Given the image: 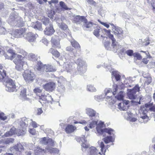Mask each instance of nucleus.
<instances>
[{"label": "nucleus", "instance_id": "15", "mask_svg": "<svg viewBox=\"0 0 155 155\" xmlns=\"http://www.w3.org/2000/svg\"><path fill=\"white\" fill-rule=\"evenodd\" d=\"M55 86V84L53 82H50L43 85V88L49 92H52L54 90Z\"/></svg>", "mask_w": 155, "mask_h": 155}, {"label": "nucleus", "instance_id": "42", "mask_svg": "<svg viewBox=\"0 0 155 155\" xmlns=\"http://www.w3.org/2000/svg\"><path fill=\"white\" fill-rule=\"evenodd\" d=\"M101 30L100 27L98 26L94 30L93 33L94 35L97 37H99V34L100 32V31Z\"/></svg>", "mask_w": 155, "mask_h": 155}, {"label": "nucleus", "instance_id": "60", "mask_svg": "<svg viewBox=\"0 0 155 155\" xmlns=\"http://www.w3.org/2000/svg\"><path fill=\"white\" fill-rule=\"evenodd\" d=\"M42 90L39 87H36L34 89V91L36 93H40L41 92Z\"/></svg>", "mask_w": 155, "mask_h": 155}, {"label": "nucleus", "instance_id": "16", "mask_svg": "<svg viewBox=\"0 0 155 155\" xmlns=\"http://www.w3.org/2000/svg\"><path fill=\"white\" fill-rule=\"evenodd\" d=\"M20 17L18 16V14L15 12H13L11 13L9 18V21L10 22L17 21L18 23L21 21Z\"/></svg>", "mask_w": 155, "mask_h": 155}, {"label": "nucleus", "instance_id": "24", "mask_svg": "<svg viewBox=\"0 0 155 155\" xmlns=\"http://www.w3.org/2000/svg\"><path fill=\"white\" fill-rule=\"evenodd\" d=\"M76 129V127L71 125H68L65 128V131L67 133L70 134L73 132Z\"/></svg>", "mask_w": 155, "mask_h": 155}, {"label": "nucleus", "instance_id": "3", "mask_svg": "<svg viewBox=\"0 0 155 155\" xmlns=\"http://www.w3.org/2000/svg\"><path fill=\"white\" fill-rule=\"evenodd\" d=\"M28 120L25 117L18 119V122L22 129H19L16 130V134L18 135H23L25 133L26 130L28 125Z\"/></svg>", "mask_w": 155, "mask_h": 155}, {"label": "nucleus", "instance_id": "63", "mask_svg": "<svg viewBox=\"0 0 155 155\" xmlns=\"http://www.w3.org/2000/svg\"><path fill=\"white\" fill-rule=\"evenodd\" d=\"M37 81L40 85H41L45 82V81L43 79L38 78L37 80Z\"/></svg>", "mask_w": 155, "mask_h": 155}, {"label": "nucleus", "instance_id": "47", "mask_svg": "<svg viewBox=\"0 0 155 155\" xmlns=\"http://www.w3.org/2000/svg\"><path fill=\"white\" fill-rule=\"evenodd\" d=\"M117 108L120 110H125L126 109V107L124 105V103H119L117 105Z\"/></svg>", "mask_w": 155, "mask_h": 155}, {"label": "nucleus", "instance_id": "13", "mask_svg": "<svg viewBox=\"0 0 155 155\" xmlns=\"http://www.w3.org/2000/svg\"><path fill=\"white\" fill-rule=\"evenodd\" d=\"M86 112L90 117L91 120H93L95 119V118L99 117L98 116V114H97L96 111L91 108H86Z\"/></svg>", "mask_w": 155, "mask_h": 155}, {"label": "nucleus", "instance_id": "20", "mask_svg": "<svg viewBox=\"0 0 155 155\" xmlns=\"http://www.w3.org/2000/svg\"><path fill=\"white\" fill-rule=\"evenodd\" d=\"M46 149H42L39 147H35L34 150L35 155H43V153H46Z\"/></svg>", "mask_w": 155, "mask_h": 155}, {"label": "nucleus", "instance_id": "37", "mask_svg": "<svg viewBox=\"0 0 155 155\" xmlns=\"http://www.w3.org/2000/svg\"><path fill=\"white\" fill-rule=\"evenodd\" d=\"M112 95H107L106 96V100L109 102L110 104H114V100L112 99Z\"/></svg>", "mask_w": 155, "mask_h": 155}, {"label": "nucleus", "instance_id": "10", "mask_svg": "<svg viewBox=\"0 0 155 155\" xmlns=\"http://www.w3.org/2000/svg\"><path fill=\"white\" fill-rule=\"evenodd\" d=\"M71 18L73 22L77 24H80L82 23L83 24L86 21V19L85 17L74 15H72Z\"/></svg>", "mask_w": 155, "mask_h": 155}, {"label": "nucleus", "instance_id": "6", "mask_svg": "<svg viewBox=\"0 0 155 155\" xmlns=\"http://www.w3.org/2000/svg\"><path fill=\"white\" fill-rule=\"evenodd\" d=\"M26 31V29L25 28H20L19 29H16L15 31L12 32L13 35L10 33L8 34V36L10 38H14L12 36L13 35L14 36L13 37L15 38H18L24 37L25 38Z\"/></svg>", "mask_w": 155, "mask_h": 155}, {"label": "nucleus", "instance_id": "27", "mask_svg": "<svg viewBox=\"0 0 155 155\" xmlns=\"http://www.w3.org/2000/svg\"><path fill=\"white\" fill-rule=\"evenodd\" d=\"M3 66L0 64V82L2 81L6 75L5 71L3 69Z\"/></svg>", "mask_w": 155, "mask_h": 155}, {"label": "nucleus", "instance_id": "44", "mask_svg": "<svg viewBox=\"0 0 155 155\" xmlns=\"http://www.w3.org/2000/svg\"><path fill=\"white\" fill-rule=\"evenodd\" d=\"M51 42L54 44V45H55V46L57 48H60V46L59 41H57L56 40H55V39L53 38V37L51 39Z\"/></svg>", "mask_w": 155, "mask_h": 155}, {"label": "nucleus", "instance_id": "17", "mask_svg": "<svg viewBox=\"0 0 155 155\" xmlns=\"http://www.w3.org/2000/svg\"><path fill=\"white\" fill-rule=\"evenodd\" d=\"M89 155H102L99 150L94 147H91L89 148Z\"/></svg>", "mask_w": 155, "mask_h": 155}, {"label": "nucleus", "instance_id": "31", "mask_svg": "<svg viewBox=\"0 0 155 155\" xmlns=\"http://www.w3.org/2000/svg\"><path fill=\"white\" fill-rule=\"evenodd\" d=\"M46 151L50 153H58L59 150L57 148H52L51 147L47 146L45 148Z\"/></svg>", "mask_w": 155, "mask_h": 155}, {"label": "nucleus", "instance_id": "55", "mask_svg": "<svg viewBox=\"0 0 155 155\" xmlns=\"http://www.w3.org/2000/svg\"><path fill=\"white\" fill-rule=\"evenodd\" d=\"M48 146L51 147H54V142L53 140L50 138L48 139L47 143Z\"/></svg>", "mask_w": 155, "mask_h": 155}, {"label": "nucleus", "instance_id": "39", "mask_svg": "<svg viewBox=\"0 0 155 155\" xmlns=\"http://www.w3.org/2000/svg\"><path fill=\"white\" fill-rule=\"evenodd\" d=\"M8 52L10 53L11 54H12V55L10 56V59L11 60H12L13 59L16 57V56H17L18 54H17L15 53V51L13 50L12 49H9L8 50Z\"/></svg>", "mask_w": 155, "mask_h": 155}, {"label": "nucleus", "instance_id": "50", "mask_svg": "<svg viewBox=\"0 0 155 155\" xmlns=\"http://www.w3.org/2000/svg\"><path fill=\"white\" fill-rule=\"evenodd\" d=\"M53 99L51 95H50L49 94L46 95V103H51V101Z\"/></svg>", "mask_w": 155, "mask_h": 155}, {"label": "nucleus", "instance_id": "54", "mask_svg": "<svg viewBox=\"0 0 155 155\" xmlns=\"http://www.w3.org/2000/svg\"><path fill=\"white\" fill-rule=\"evenodd\" d=\"M104 45L106 48L109 50L112 49L110 47V43L108 41H106L104 43Z\"/></svg>", "mask_w": 155, "mask_h": 155}, {"label": "nucleus", "instance_id": "21", "mask_svg": "<svg viewBox=\"0 0 155 155\" xmlns=\"http://www.w3.org/2000/svg\"><path fill=\"white\" fill-rule=\"evenodd\" d=\"M6 86V90L8 92H16L17 91L18 87L16 86L15 84H14V85H10V84H8V85Z\"/></svg>", "mask_w": 155, "mask_h": 155}, {"label": "nucleus", "instance_id": "33", "mask_svg": "<svg viewBox=\"0 0 155 155\" xmlns=\"http://www.w3.org/2000/svg\"><path fill=\"white\" fill-rule=\"evenodd\" d=\"M70 42L71 45L73 47L78 50H80V46L77 41L74 39H72L71 41Z\"/></svg>", "mask_w": 155, "mask_h": 155}, {"label": "nucleus", "instance_id": "30", "mask_svg": "<svg viewBox=\"0 0 155 155\" xmlns=\"http://www.w3.org/2000/svg\"><path fill=\"white\" fill-rule=\"evenodd\" d=\"M38 56L37 55H36L35 54L32 53L29 54L28 56V59L31 61H37L38 59Z\"/></svg>", "mask_w": 155, "mask_h": 155}, {"label": "nucleus", "instance_id": "58", "mask_svg": "<svg viewBox=\"0 0 155 155\" xmlns=\"http://www.w3.org/2000/svg\"><path fill=\"white\" fill-rule=\"evenodd\" d=\"M101 31H102L103 34L104 36H106L105 35L106 33H107V34H109L110 33V31L107 30L105 28L103 29H101Z\"/></svg>", "mask_w": 155, "mask_h": 155}, {"label": "nucleus", "instance_id": "56", "mask_svg": "<svg viewBox=\"0 0 155 155\" xmlns=\"http://www.w3.org/2000/svg\"><path fill=\"white\" fill-rule=\"evenodd\" d=\"M49 19L48 18H45L44 19H43L42 21L43 24L46 26L48 25V24H49L50 25V24H51V23H49Z\"/></svg>", "mask_w": 155, "mask_h": 155}, {"label": "nucleus", "instance_id": "2", "mask_svg": "<svg viewBox=\"0 0 155 155\" xmlns=\"http://www.w3.org/2000/svg\"><path fill=\"white\" fill-rule=\"evenodd\" d=\"M91 122L89 124V127L90 128L94 127L97 125L96 130L97 133L98 135H102L103 136H105V133H108L109 135H114L115 132L112 129L110 128H104V123L100 121L98 123L97 121H94Z\"/></svg>", "mask_w": 155, "mask_h": 155}, {"label": "nucleus", "instance_id": "36", "mask_svg": "<svg viewBox=\"0 0 155 155\" xmlns=\"http://www.w3.org/2000/svg\"><path fill=\"white\" fill-rule=\"evenodd\" d=\"M49 139L46 137L41 138L39 140V143L41 144L46 145L47 144Z\"/></svg>", "mask_w": 155, "mask_h": 155}, {"label": "nucleus", "instance_id": "38", "mask_svg": "<svg viewBox=\"0 0 155 155\" xmlns=\"http://www.w3.org/2000/svg\"><path fill=\"white\" fill-rule=\"evenodd\" d=\"M59 5L60 6L61 8V10L63 9V10H68L69 9H70V8L68 7L65 3L62 1H61L60 2Z\"/></svg>", "mask_w": 155, "mask_h": 155}, {"label": "nucleus", "instance_id": "49", "mask_svg": "<svg viewBox=\"0 0 155 155\" xmlns=\"http://www.w3.org/2000/svg\"><path fill=\"white\" fill-rule=\"evenodd\" d=\"M18 52L22 54L24 57L27 56V52L22 49H18Z\"/></svg>", "mask_w": 155, "mask_h": 155}, {"label": "nucleus", "instance_id": "7", "mask_svg": "<svg viewBox=\"0 0 155 155\" xmlns=\"http://www.w3.org/2000/svg\"><path fill=\"white\" fill-rule=\"evenodd\" d=\"M140 116L139 118V122L142 123H146L150 120L147 115V110L143 107L140 111Z\"/></svg>", "mask_w": 155, "mask_h": 155}, {"label": "nucleus", "instance_id": "14", "mask_svg": "<svg viewBox=\"0 0 155 155\" xmlns=\"http://www.w3.org/2000/svg\"><path fill=\"white\" fill-rule=\"evenodd\" d=\"M36 36H38V35L35 34L32 32H29L26 34L25 38L32 44L35 42Z\"/></svg>", "mask_w": 155, "mask_h": 155}, {"label": "nucleus", "instance_id": "40", "mask_svg": "<svg viewBox=\"0 0 155 155\" xmlns=\"http://www.w3.org/2000/svg\"><path fill=\"white\" fill-rule=\"evenodd\" d=\"M87 91L91 92H95L96 90L94 86L91 84L87 85Z\"/></svg>", "mask_w": 155, "mask_h": 155}, {"label": "nucleus", "instance_id": "8", "mask_svg": "<svg viewBox=\"0 0 155 155\" xmlns=\"http://www.w3.org/2000/svg\"><path fill=\"white\" fill-rule=\"evenodd\" d=\"M140 87L138 85H136L132 89H128L127 95L130 99H134L137 97L136 93L140 91Z\"/></svg>", "mask_w": 155, "mask_h": 155}, {"label": "nucleus", "instance_id": "46", "mask_svg": "<svg viewBox=\"0 0 155 155\" xmlns=\"http://www.w3.org/2000/svg\"><path fill=\"white\" fill-rule=\"evenodd\" d=\"M144 80V85H148L152 81V79L151 77L149 76L147 78Z\"/></svg>", "mask_w": 155, "mask_h": 155}, {"label": "nucleus", "instance_id": "4", "mask_svg": "<svg viewBox=\"0 0 155 155\" xmlns=\"http://www.w3.org/2000/svg\"><path fill=\"white\" fill-rule=\"evenodd\" d=\"M24 57L21 55H18L13 61L16 65L15 68L18 71H22L24 70V67L27 65V62L23 60Z\"/></svg>", "mask_w": 155, "mask_h": 155}, {"label": "nucleus", "instance_id": "53", "mask_svg": "<svg viewBox=\"0 0 155 155\" xmlns=\"http://www.w3.org/2000/svg\"><path fill=\"white\" fill-rule=\"evenodd\" d=\"M117 99L119 100H123V92L122 91H120V92L118 95L115 96Z\"/></svg>", "mask_w": 155, "mask_h": 155}, {"label": "nucleus", "instance_id": "59", "mask_svg": "<svg viewBox=\"0 0 155 155\" xmlns=\"http://www.w3.org/2000/svg\"><path fill=\"white\" fill-rule=\"evenodd\" d=\"M125 52L129 56H131L132 55L133 56V54L134 53H133V51L131 50H127Z\"/></svg>", "mask_w": 155, "mask_h": 155}, {"label": "nucleus", "instance_id": "18", "mask_svg": "<svg viewBox=\"0 0 155 155\" xmlns=\"http://www.w3.org/2000/svg\"><path fill=\"white\" fill-rule=\"evenodd\" d=\"M54 31H55L53 28L52 25L50 24L49 27H47L45 28L44 32L45 34L46 35H52Z\"/></svg>", "mask_w": 155, "mask_h": 155}, {"label": "nucleus", "instance_id": "62", "mask_svg": "<svg viewBox=\"0 0 155 155\" xmlns=\"http://www.w3.org/2000/svg\"><path fill=\"white\" fill-rule=\"evenodd\" d=\"M0 118L1 120H4L7 119V117L4 114H0Z\"/></svg>", "mask_w": 155, "mask_h": 155}, {"label": "nucleus", "instance_id": "35", "mask_svg": "<svg viewBox=\"0 0 155 155\" xmlns=\"http://www.w3.org/2000/svg\"><path fill=\"white\" fill-rule=\"evenodd\" d=\"M49 52L57 57H58L60 55L58 51L54 50L52 48L50 49Z\"/></svg>", "mask_w": 155, "mask_h": 155}, {"label": "nucleus", "instance_id": "26", "mask_svg": "<svg viewBox=\"0 0 155 155\" xmlns=\"http://www.w3.org/2000/svg\"><path fill=\"white\" fill-rule=\"evenodd\" d=\"M31 25L32 27L35 29H37L40 31H42L43 30L41 24L39 21H37L35 23H32Z\"/></svg>", "mask_w": 155, "mask_h": 155}, {"label": "nucleus", "instance_id": "45", "mask_svg": "<svg viewBox=\"0 0 155 155\" xmlns=\"http://www.w3.org/2000/svg\"><path fill=\"white\" fill-rule=\"evenodd\" d=\"M84 27L87 28H91L93 26V24L91 22H87V20L85 23H84L83 24Z\"/></svg>", "mask_w": 155, "mask_h": 155}, {"label": "nucleus", "instance_id": "9", "mask_svg": "<svg viewBox=\"0 0 155 155\" xmlns=\"http://www.w3.org/2000/svg\"><path fill=\"white\" fill-rule=\"evenodd\" d=\"M23 76L26 81H32L35 78V74L29 70L25 71Z\"/></svg>", "mask_w": 155, "mask_h": 155}, {"label": "nucleus", "instance_id": "5", "mask_svg": "<svg viewBox=\"0 0 155 155\" xmlns=\"http://www.w3.org/2000/svg\"><path fill=\"white\" fill-rule=\"evenodd\" d=\"M35 69L41 72H50L55 71L56 70L50 65H43L41 62L38 61L35 67Z\"/></svg>", "mask_w": 155, "mask_h": 155}, {"label": "nucleus", "instance_id": "43", "mask_svg": "<svg viewBox=\"0 0 155 155\" xmlns=\"http://www.w3.org/2000/svg\"><path fill=\"white\" fill-rule=\"evenodd\" d=\"M27 119L28 120V122H29L30 124V125H31L33 128H36L39 126V125L37 124L35 122L33 121L31 119L28 118Z\"/></svg>", "mask_w": 155, "mask_h": 155}, {"label": "nucleus", "instance_id": "51", "mask_svg": "<svg viewBox=\"0 0 155 155\" xmlns=\"http://www.w3.org/2000/svg\"><path fill=\"white\" fill-rule=\"evenodd\" d=\"M134 57L137 60H140L142 59V57L141 55L137 52L134 53L133 54Z\"/></svg>", "mask_w": 155, "mask_h": 155}, {"label": "nucleus", "instance_id": "29", "mask_svg": "<svg viewBox=\"0 0 155 155\" xmlns=\"http://www.w3.org/2000/svg\"><path fill=\"white\" fill-rule=\"evenodd\" d=\"M26 89L24 88L21 89L20 93V96L23 100H28V99L26 97Z\"/></svg>", "mask_w": 155, "mask_h": 155}, {"label": "nucleus", "instance_id": "22", "mask_svg": "<svg viewBox=\"0 0 155 155\" xmlns=\"http://www.w3.org/2000/svg\"><path fill=\"white\" fill-rule=\"evenodd\" d=\"M145 108L147 110H149L151 111L155 112V106L153 103L149 102L145 104Z\"/></svg>", "mask_w": 155, "mask_h": 155}, {"label": "nucleus", "instance_id": "48", "mask_svg": "<svg viewBox=\"0 0 155 155\" xmlns=\"http://www.w3.org/2000/svg\"><path fill=\"white\" fill-rule=\"evenodd\" d=\"M58 26L60 28L64 30H66L67 28V25L63 23H58Z\"/></svg>", "mask_w": 155, "mask_h": 155}, {"label": "nucleus", "instance_id": "32", "mask_svg": "<svg viewBox=\"0 0 155 155\" xmlns=\"http://www.w3.org/2000/svg\"><path fill=\"white\" fill-rule=\"evenodd\" d=\"M14 141V140L11 138H8L2 140H0V143H3L5 144H8L10 143H13Z\"/></svg>", "mask_w": 155, "mask_h": 155}, {"label": "nucleus", "instance_id": "28", "mask_svg": "<svg viewBox=\"0 0 155 155\" xmlns=\"http://www.w3.org/2000/svg\"><path fill=\"white\" fill-rule=\"evenodd\" d=\"M15 134H16V130L15 127H13L9 131L6 133L5 135V137H9Z\"/></svg>", "mask_w": 155, "mask_h": 155}, {"label": "nucleus", "instance_id": "41", "mask_svg": "<svg viewBox=\"0 0 155 155\" xmlns=\"http://www.w3.org/2000/svg\"><path fill=\"white\" fill-rule=\"evenodd\" d=\"M39 102L41 104L46 103V95H42L39 96Z\"/></svg>", "mask_w": 155, "mask_h": 155}, {"label": "nucleus", "instance_id": "11", "mask_svg": "<svg viewBox=\"0 0 155 155\" xmlns=\"http://www.w3.org/2000/svg\"><path fill=\"white\" fill-rule=\"evenodd\" d=\"M119 88V87H118V86L115 83H114L113 85L112 92L111 90L109 89H106L105 90L104 92L106 96L110 95H114L116 94V92L118 91V89Z\"/></svg>", "mask_w": 155, "mask_h": 155}, {"label": "nucleus", "instance_id": "1", "mask_svg": "<svg viewBox=\"0 0 155 155\" xmlns=\"http://www.w3.org/2000/svg\"><path fill=\"white\" fill-rule=\"evenodd\" d=\"M64 62L63 64V68L64 70L67 72L73 74H80L82 75L86 70L87 65L86 63L81 59H78L76 61L78 65L77 71H75V64L70 60H68Z\"/></svg>", "mask_w": 155, "mask_h": 155}, {"label": "nucleus", "instance_id": "25", "mask_svg": "<svg viewBox=\"0 0 155 155\" xmlns=\"http://www.w3.org/2000/svg\"><path fill=\"white\" fill-rule=\"evenodd\" d=\"M115 35L118 37H120L123 33V31L120 28L117 27L114 30Z\"/></svg>", "mask_w": 155, "mask_h": 155}, {"label": "nucleus", "instance_id": "19", "mask_svg": "<svg viewBox=\"0 0 155 155\" xmlns=\"http://www.w3.org/2000/svg\"><path fill=\"white\" fill-rule=\"evenodd\" d=\"M133 114L130 112H126L124 114V117L127 120L134 122L137 120V119L132 117Z\"/></svg>", "mask_w": 155, "mask_h": 155}, {"label": "nucleus", "instance_id": "34", "mask_svg": "<svg viewBox=\"0 0 155 155\" xmlns=\"http://www.w3.org/2000/svg\"><path fill=\"white\" fill-rule=\"evenodd\" d=\"M114 139L111 136H108L103 139L104 141L106 143H108L110 142L114 141Z\"/></svg>", "mask_w": 155, "mask_h": 155}, {"label": "nucleus", "instance_id": "52", "mask_svg": "<svg viewBox=\"0 0 155 155\" xmlns=\"http://www.w3.org/2000/svg\"><path fill=\"white\" fill-rule=\"evenodd\" d=\"M6 86H7L8 84H10V85L15 84L14 81L12 79L9 78H8L6 80Z\"/></svg>", "mask_w": 155, "mask_h": 155}, {"label": "nucleus", "instance_id": "64", "mask_svg": "<svg viewBox=\"0 0 155 155\" xmlns=\"http://www.w3.org/2000/svg\"><path fill=\"white\" fill-rule=\"evenodd\" d=\"M54 15V12L52 10L50 11L48 13V17L52 18Z\"/></svg>", "mask_w": 155, "mask_h": 155}, {"label": "nucleus", "instance_id": "61", "mask_svg": "<svg viewBox=\"0 0 155 155\" xmlns=\"http://www.w3.org/2000/svg\"><path fill=\"white\" fill-rule=\"evenodd\" d=\"M94 98L95 100L98 101H101L103 99L101 95L95 96L94 97Z\"/></svg>", "mask_w": 155, "mask_h": 155}, {"label": "nucleus", "instance_id": "23", "mask_svg": "<svg viewBox=\"0 0 155 155\" xmlns=\"http://www.w3.org/2000/svg\"><path fill=\"white\" fill-rule=\"evenodd\" d=\"M121 76L119 74V72L116 71H113L112 72V81H114V79L116 80V81H118L120 80Z\"/></svg>", "mask_w": 155, "mask_h": 155}, {"label": "nucleus", "instance_id": "57", "mask_svg": "<svg viewBox=\"0 0 155 155\" xmlns=\"http://www.w3.org/2000/svg\"><path fill=\"white\" fill-rule=\"evenodd\" d=\"M7 33V31L4 27L0 28V34H5Z\"/></svg>", "mask_w": 155, "mask_h": 155}, {"label": "nucleus", "instance_id": "12", "mask_svg": "<svg viewBox=\"0 0 155 155\" xmlns=\"http://www.w3.org/2000/svg\"><path fill=\"white\" fill-rule=\"evenodd\" d=\"M108 37L112 41V46L113 48V51L116 52L119 49L121 48V45H119L116 41L114 37V36L111 34H109Z\"/></svg>", "mask_w": 155, "mask_h": 155}]
</instances>
